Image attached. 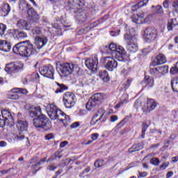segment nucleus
Returning <instances> with one entry per match:
<instances>
[{
    "label": "nucleus",
    "mask_w": 178,
    "mask_h": 178,
    "mask_svg": "<svg viewBox=\"0 0 178 178\" xmlns=\"http://www.w3.org/2000/svg\"><path fill=\"white\" fill-rule=\"evenodd\" d=\"M104 50L106 54L113 56H107L104 58L106 69L112 72L113 69L118 67V61L115 58L120 62H123L126 58V50L123 47L117 45L115 43H111L108 46H106Z\"/></svg>",
    "instance_id": "obj_1"
},
{
    "label": "nucleus",
    "mask_w": 178,
    "mask_h": 178,
    "mask_svg": "<svg viewBox=\"0 0 178 178\" xmlns=\"http://www.w3.org/2000/svg\"><path fill=\"white\" fill-rule=\"evenodd\" d=\"M29 115L30 118H36L33 119V126L42 131H48L52 128V124L48 121L47 116L41 112V107L35 106L29 110Z\"/></svg>",
    "instance_id": "obj_2"
},
{
    "label": "nucleus",
    "mask_w": 178,
    "mask_h": 178,
    "mask_svg": "<svg viewBox=\"0 0 178 178\" xmlns=\"http://www.w3.org/2000/svg\"><path fill=\"white\" fill-rule=\"evenodd\" d=\"M13 51L16 55H19L24 58H30V56L37 54V49L30 40H26L16 44L13 47Z\"/></svg>",
    "instance_id": "obj_3"
},
{
    "label": "nucleus",
    "mask_w": 178,
    "mask_h": 178,
    "mask_svg": "<svg viewBox=\"0 0 178 178\" xmlns=\"http://www.w3.org/2000/svg\"><path fill=\"white\" fill-rule=\"evenodd\" d=\"M124 40L127 42V49L129 52L134 54L138 51V44H137V38L134 28L127 31L124 36Z\"/></svg>",
    "instance_id": "obj_4"
},
{
    "label": "nucleus",
    "mask_w": 178,
    "mask_h": 178,
    "mask_svg": "<svg viewBox=\"0 0 178 178\" xmlns=\"http://www.w3.org/2000/svg\"><path fill=\"white\" fill-rule=\"evenodd\" d=\"M56 70L61 77H67L72 73H79L80 67L77 64L73 63H63L56 67Z\"/></svg>",
    "instance_id": "obj_5"
},
{
    "label": "nucleus",
    "mask_w": 178,
    "mask_h": 178,
    "mask_svg": "<svg viewBox=\"0 0 178 178\" xmlns=\"http://www.w3.org/2000/svg\"><path fill=\"white\" fill-rule=\"evenodd\" d=\"M47 114L51 120H63V111L58 109V107L54 104H49L47 106Z\"/></svg>",
    "instance_id": "obj_6"
},
{
    "label": "nucleus",
    "mask_w": 178,
    "mask_h": 178,
    "mask_svg": "<svg viewBox=\"0 0 178 178\" xmlns=\"http://www.w3.org/2000/svg\"><path fill=\"white\" fill-rule=\"evenodd\" d=\"M29 3H27L26 1L22 0L20 1L19 9H21V10H26V9H28V16L30 20H32L33 22H37L38 19H40V17H38V14H37V12H35V10H34V8H29Z\"/></svg>",
    "instance_id": "obj_7"
},
{
    "label": "nucleus",
    "mask_w": 178,
    "mask_h": 178,
    "mask_svg": "<svg viewBox=\"0 0 178 178\" xmlns=\"http://www.w3.org/2000/svg\"><path fill=\"white\" fill-rule=\"evenodd\" d=\"M157 35L158 32H156L155 28L147 27L144 31L143 37L146 42H151L152 41H155V40H156Z\"/></svg>",
    "instance_id": "obj_8"
},
{
    "label": "nucleus",
    "mask_w": 178,
    "mask_h": 178,
    "mask_svg": "<svg viewBox=\"0 0 178 178\" xmlns=\"http://www.w3.org/2000/svg\"><path fill=\"white\" fill-rule=\"evenodd\" d=\"M39 72L40 74H42V76H44V77H47V79H51V80H54V79H55L54 77V74L55 73V68H54V66H52L51 65H48L39 68Z\"/></svg>",
    "instance_id": "obj_9"
},
{
    "label": "nucleus",
    "mask_w": 178,
    "mask_h": 178,
    "mask_svg": "<svg viewBox=\"0 0 178 178\" xmlns=\"http://www.w3.org/2000/svg\"><path fill=\"white\" fill-rule=\"evenodd\" d=\"M101 104V95L99 93H97L93 95L90 99H89L88 102L86 104V109L88 111H91L92 108H95V106H99Z\"/></svg>",
    "instance_id": "obj_10"
},
{
    "label": "nucleus",
    "mask_w": 178,
    "mask_h": 178,
    "mask_svg": "<svg viewBox=\"0 0 178 178\" xmlns=\"http://www.w3.org/2000/svg\"><path fill=\"white\" fill-rule=\"evenodd\" d=\"M65 108L70 109L73 108L76 104V96L73 93L66 92L63 99Z\"/></svg>",
    "instance_id": "obj_11"
},
{
    "label": "nucleus",
    "mask_w": 178,
    "mask_h": 178,
    "mask_svg": "<svg viewBox=\"0 0 178 178\" xmlns=\"http://www.w3.org/2000/svg\"><path fill=\"white\" fill-rule=\"evenodd\" d=\"M23 70V63L20 61L10 63L6 65V72L10 73H18L20 70Z\"/></svg>",
    "instance_id": "obj_12"
},
{
    "label": "nucleus",
    "mask_w": 178,
    "mask_h": 178,
    "mask_svg": "<svg viewBox=\"0 0 178 178\" xmlns=\"http://www.w3.org/2000/svg\"><path fill=\"white\" fill-rule=\"evenodd\" d=\"M156 102L154 99H147V103L142 107V111L145 115L151 113L157 106Z\"/></svg>",
    "instance_id": "obj_13"
},
{
    "label": "nucleus",
    "mask_w": 178,
    "mask_h": 178,
    "mask_svg": "<svg viewBox=\"0 0 178 178\" xmlns=\"http://www.w3.org/2000/svg\"><path fill=\"white\" fill-rule=\"evenodd\" d=\"M85 64L89 70L97 72L98 69V57L97 56H92L85 61Z\"/></svg>",
    "instance_id": "obj_14"
},
{
    "label": "nucleus",
    "mask_w": 178,
    "mask_h": 178,
    "mask_svg": "<svg viewBox=\"0 0 178 178\" xmlns=\"http://www.w3.org/2000/svg\"><path fill=\"white\" fill-rule=\"evenodd\" d=\"M105 115V110L104 108H100L98 110L97 113H96L92 118L90 124V126H95L98 122H99L104 115Z\"/></svg>",
    "instance_id": "obj_15"
},
{
    "label": "nucleus",
    "mask_w": 178,
    "mask_h": 178,
    "mask_svg": "<svg viewBox=\"0 0 178 178\" xmlns=\"http://www.w3.org/2000/svg\"><path fill=\"white\" fill-rule=\"evenodd\" d=\"M48 38L45 35H41L35 38V44L38 49H41L43 47L47 45Z\"/></svg>",
    "instance_id": "obj_16"
},
{
    "label": "nucleus",
    "mask_w": 178,
    "mask_h": 178,
    "mask_svg": "<svg viewBox=\"0 0 178 178\" xmlns=\"http://www.w3.org/2000/svg\"><path fill=\"white\" fill-rule=\"evenodd\" d=\"M163 63H166V56L160 54L152 62L151 66H158V65H163Z\"/></svg>",
    "instance_id": "obj_17"
},
{
    "label": "nucleus",
    "mask_w": 178,
    "mask_h": 178,
    "mask_svg": "<svg viewBox=\"0 0 178 178\" xmlns=\"http://www.w3.org/2000/svg\"><path fill=\"white\" fill-rule=\"evenodd\" d=\"M76 13V19L81 24L87 22V14L83 10L74 11Z\"/></svg>",
    "instance_id": "obj_18"
},
{
    "label": "nucleus",
    "mask_w": 178,
    "mask_h": 178,
    "mask_svg": "<svg viewBox=\"0 0 178 178\" xmlns=\"http://www.w3.org/2000/svg\"><path fill=\"white\" fill-rule=\"evenodd\" d=\"M12 49L10 42L7 40H0V50L3 52H9Z\"/></svg>",
    "instance_id": "obj_19"
},
{
    "label": "nucleus",
    "mask_w": 178,
    "mask_h": 178,
    "mask_svg": "<svg viewBox=\"0 0 178 178\" xmlns=\"http://www.w3.org/2000/svg\"><path fill=\"white\" fill-rule=\"evenodd\" d=\"M17 27L20 30H30V24L24 19H19L17 22Z\"/></svg>",
    "instance_id": "obj_20"
},
{
    "label": "nucleus",
    "mask_w": 178,
    "mask_h": 178,
    "mask_svg": "<svg viewBox=\"0 0 178 178\" xmlns=\"http://www.w3.org/2000/svg\"><path fill=\"white\" fill-rule=\"evenodd\" d=\"M1 115L5 120H7V122L10 123V126H13V117H12V114L9 111L2 110Z\"/></svg>",
    "instance_id": "obj_21"
},
{
    "label": "nucleus",
    "mask_w": 178,
    "mask_h": 178,
    "mask_svg": "<svg viewBox=\"0 0 178 178\" xmlns=\"http://www.w3.org/2000/svg\"><path fill=\"white\" fill-rule=\"evenodd\" d=\"M17 128L19 131H26L29 128V123L24 120H18L17 122Z\"/></svg>",
    "instance_id": "obj_22"
},
{
    "label": "nucleus",
    "mask_w": 178,
    "mask_h": 178,
    "mask_svg": "<svg viewBox=\"0 0 178 178\" xmlns=\"http://www.w3.org/2000/svg\"><path fill=\"white\" fill-rule=\"evenodd\" d=\"M141 83L145 84L147 88H152V87H154V78L145 76Z\"/></svg>",
    "instance_id": "obj_23"
},
{
    "label": "nucleus",
    "mask_w": 178,
    "mask_h": 178,
    "mask_svg": "<svg viewBox=\"0 0 178 178\" xmlns=\"http://www.w3.org/2000/svg\"><path fill=\"white\" fill-rule=\"evenodd\" d=\"M10 13V6L8 3H3L1 5V16L4 17L8 16Z\"/></svg>",
    "instance_id": "obj_24"
},
{
    "label": "nucleus",
    "mask_w": 178,
    "mask_h": 178,
    "mask_svg": "<svg viewBox=\"0 0 178 178\" xmlns=\"http://www.w3.org/2000/svg\"><path fill=\"white\" fill-rule=\"evenodd\" d=\"M14 140H16V141H22V140H25L26 143V146H30V140H29V138H26V136H24V134L23 132H19V134H17L15 136Z\"/></svg>",
    "instance_id": "obj_25"
},
{
    "label": "nucleus",
    "mask_w": 178,
    "mask_h": 178,
    "mask_svg": "<svg viewBox=\"0 0 178 178\" xmlns=\"http://www.w3.org/2000/svg\"><path fill=\"white\" fill-rule=\"evenodd\" d=\"M31 34L33 38H37V37H41L42 34V29L40 27L35 26L31 30Z\"/></svg>",
    "instance_id": "obj_26"
},
{
    "label": "nucleus",
    "mask_w": 178,
    "mask_h": 178,
    "mask_svg": "<svg viewBox=\"0 0 178 178\" xmlns=\"http://www.w3.org/2000/svg\"><path fill=\"white\" fill-rule=\"evenodd\" d=\"M127 102H129V95L123 94L120 102L115 106V109H119L123 104H127Z\"/></svg>",
    "instance_id": "obj_27"
},
{
    "label": "nucleus",
    "mask_w": 178,
    "mask_h": 178,
    "mask_svg": "<svg viewBox=\"0 0 178 178\" xmlns=\"http://www.w3.org/2000/svg\"><path fill=\"white\" fill-rule=\"evenodd\" d=\"M144 147L141 144H135L131 148L129 149V154H133V152H136L137 151H140V149H143Z\"/></svg>",
    "instance_id": "obj_28"
},
{
    "label": "nucleus",
    "mask_w": 178,
    "mask_h": 178,
    "mask_svg": "<svg viewBox=\"0 0 178 178\" xmlns=\"http://www.w3.org/2000/svg\"><path fill=\"white\" fill-rule=\"evenodd\" d=\"M56 84H57V89L55 91L56 94H59V92H63V91H66V90H67V86H65L63 83H59L58 82H56Z\"/></svg>",
    "instance_id": "obj_29"
},
{
    "label": "nucleus",
    "mask_w": 178,
    "mask_h": 178,
    "mask_svg": "<svg viewBox=\"0 0 178 178\" xmlns=\"http://www.w3.org/2000/svg\"><path fill=\"white\" fill-rule=\"evenodd\" d=\"M99 76L105 83H108V81H109V75L108 74V72H106V70L100 71Z\"/></svg>",
    "instance_id": "obj_30"
},
{
    "label": "nucleus",
    "mask_w": 178,
    "mask_h": 178,
    "mask_svg": "<svg viewBox=\"0 0 178 178\" xmlns=\"http://www.w3.org/2000/svg\"><path fill=\"white\" fill-rule=\"evenodd\" d=\"M171 87L172 88V91L178 92V77L173 78L171 80Z\"/></svg>",
    "instance_id": "obj_31"
},
{
    "label": "nucleus",
    "mask_w": 178,
    "mask_h": 178,
    "mask_svg": "<svg viewBox=\"0 0 178 178\" xmlns=\"http://www.w3.org/2000/svg\"><path fill=\"white\" fill-rule=\"evenodd\" d=\"M136 16L137 18H136V15H134L132 22H134V23H136L137 24H140V19L141 20L142 19H144V17H145V13L137 14Z\"/></svg>",
    "instance_id": "obj_32"
},
{
    "label": "nucleus",
    "mask_w": 178,
    "mask_h": 178,
    "mask_svg": "<svg viewBox=\"0 0 178 178\" xmlns=\"http://www.w3.org/2000/svg\"><path fill=\"white\" fill-rule=\"evenodd\" d=\"M61 115H63V116L61 118V119L63 120H59L60 122H63L64 125L66 127L67 126V124H69V123H70V118L68 115H67L65 113H63V111Z\"/></svg>",
    "instance_id": "obj_33"
},
{
    "label": "nucleus",
    "mask_w": 178,
    "mask_h": 178,
    "mask_svg": "<svg viewBox=\"0 0 178 178\" xmlns=\"http://www.w3.org/2000/svg\"><path fill=\"white\" fill-rule=\"evenodd\" d=\"M159 72L161 74H165L169 72V67L168 65H163L159 67Z\"/></svg>",
    "instance_id": "obj_34"
},
{
    "label": "nucleus",
    "mask_w": 178,
    "mask_h": 178,
    "mask_svg": "<svg viewBox=\"0 0 178 178\" xmlns=\"http://www.w3.org/2000/svg\"><path fill=\"white\" fill-rule=\"evenodd\" d=\"M133 81V79H127L125 83H124L122 86V90L124 91H126L129 87H130V84H131V82Z\"/></svg>",
    "instance_id": "obj_35"
},
{
    "label": "nucleus",
    "mask_w": 178,
    "mask_h": 178,
    "mask_svg": "<svg viewBox=\"0 0 178 178\" xmlns=\"http://www.w3.org/2000/svg\"><path fill=\"white\" fill-rule=\"evenodd\" d=\"M19 33V30L17 29H10L8 31V33L9 34V35H10L11 37H14L15 38H17V34Z\"/></svg>",
    "instance_id": "obj_36"
},
{
    "label": "nucleus",
    "mask_w": 178,
    "mask_h": 178,
    "mask_svg": "<svg viewBox=\"0 0 178 178\" xmlns=\"http://www.w3.org/2000/svg\"><path fill=\"white\" fill-rule=\"evenodd\" d=\"M12 92H14V94L10 95V99H19V91H17L16 89H13Z\"/></svg>",
    "instance_id": "obj_37"
},
{
    "label": "nucleus",
    "mask_w": 178,
    "mask_h": 178,
    "mask_svg": "<svg viewBox=\"0 0 178 178\" xmlns=\"http://www.w3.org/2000/svg\"><path fill=\"white\" fill-rule=\"evenodd\" d=\"M147 2H148V0H142L135 6V8L136 9H140V8H143V6H147Z\"/></svg>",
    "instance_id": "obj_38"
},
{
    "label": "nucleus",
    "mask_w": 178,
    "mask_h": 178,
    "mask_svg": "<svg viewBox=\"0 0 178 178\" xmlns=\"http://www.w3.org/2000/svg\"><path fill=\"white\" fill-rule=\"evenodd\" d=\"M17 38L19 40H24V38H27V33L23 31H18Z\"/></svg>",
    "instance_id": "obj_39"
},
{
    "label": "nucleus",
    "mask_w": 178,
    "mask_h": 178,
    "mask_svg": "<svg viewBox=\"0 0 178 178\" xmlns=\"http://www.w3.org/2000/svg\"><path fill=\"white\" fill-rule=\"evenodd\" d=\"M151 125V121L149 120H145L143 123L142 130L147 131V129Z\"/></svg>",
    "instance_id": "obj_40"
},
{
    "label": "nucleus",
    "mask_w": 178,
    "mask_h": 178,
    "mask_svg": "<svg viewBox=\"0 0 178 178\" xmlns=\"http://www.w3.org/2000/svg\"><path fill=\"white\" fill-rule=\"evenodd\" d=\"M94 166L95 168H102V166H104V160L102 159L97 160L94 163Z\"/></svg>",
    "instance_id": "obj_41"
},
{
    "label": "nucleus",
    "mask_w": 178,
    "mask_h": 178,
    "mask_svg": "<svg viewBox=\"0 0 178 178\" xmlns=\"http://www.w3.org/2000/svg\"><path fill=\"white\" fill-rule=\"evenodd\" d=\"M5 31H6V25L0 24V37H2L5 34Z\"/></svg>",
    "instance_id": "obj_42"
},
{
    "label": "nucleus",
    "mask_w": 178,
    "mask_h": 178,
    "mask_svg": "<svg viewBox=\"0 0 178 178\" xmlns=\"http://www.w3.org/2000/svg\"><path fill=\"white\" fill-rule=\"evenodd\" d=\"M46 161H47L46 157L42 159L39 162L36 163L35 165H33V170H35L37 166H40V165H42V163H45Z\"/></svg>",
    "instance_id": "obj_43"
},
{
    "label": "nucleus",
    "mask_w": 178,
    "mask_h": 178,
    "mask_svg": "<svg viewBox=\"0 0 178 178\" xmlns=\"http://www.w3.org/2000/svg\"><path fill=\"white\" fill-rule=\"evenodd\" d=\"M77 0H68V6L70 9H74V6H76V1Z\"/></svg>",
    "instance_id": "obj_44"
},
{
    "label": "nucleus",
    "mask_w": 178,
    "mask_h": 178,
    "mask_svg": "<svg viewBox=\"0 0 178 178\" xmlns=\"http://www.w3.org/2000/svg\"><path fill=\"white\" fill-rule=\"evenodd\" d=\"M59 151L56 152L54 155H52L51 157L48 159L47 162H51V161H55V159L58 158V155H59Z\"/></svg>",
    "instance_id": "obj_45"
},
{
    "label": "nucleus",
    "mask_w": 178,
    "mask_h": 178,
    "mask_svg": "<svg viewBox=\"0 0 178 178\" xmlns=\"http://www.w3.org/2000/svg\"><path fill=\"white\" fill-rule=\"evenodd\" d=\"M150 163H152V165H154V166H158V165H159V159L158 158H152L150 160Z\"/></svg>",
    "instance_id": "obj_46"
},
{
    "label": "nucleus",
    "mask_w": 178,
    "mask_h": 178,
    "mask_svg": "<svg viewBox=\"0 0 178 178\" xmlns=\"http://www.w3.org/2000/svg\"><path fill=\"white\" fill-rule=\"evenodd\" d=\"M127 122V121L126 120V118H124L120 123L117 124V126L115 127V129H120L123 127V126L126 124Z\"/></svg>",
    "instance_id": "obj_47"
},
{
    "label": "nucleus",
    "mask_w": 178,
    "mask_h": 178,
    "mask_svg": "<svg viewBox=\"0 0 178 178\" xmlns=\"http://www.w3.org/2000/svg\"><path fill=\"white\" fill-rule=\"evenodd\" d=\"M8 124H10V122L7 121L6 120L0 119V127H3Z\"/></svg>",
    "instance_id": "obj_48"
},
{
    "label": "nucleus",
    "mask_w": 178,
    "mask_h": 178,
    "mask_svg": "<svg viewBox=\"0 0 178 178\" xmlns=\"http://www.w3.org/2000/svg\"><path fill=\"white\" fill-rule=\"evenodd\" d=\"M150 74H159V67L156 68H150Z\"/></svg>",
    "instance_id": "obj_49"
},
{
    "label": "nucleus",
    "mask_w": 178,
    "mask_h": 178,
    "mask_svg": "<svg viewBox=\"0 0 178 178\" xmlns=\"http://www.w3.org/2000/svg\"><path fill=\"white\" fill-rule=\"evenodd\" d=\"M134 106L136 109H138L141 106V100L140 99H136L134 104Z\"/></svg>",
    "instance_id": "obj_50"
},
{
    "label": "nucleus",
    "mask_w": 178,
    "mask_h": 178,
    "mask_svg": "<svg viewBox=\"0 0 178 178\" xmlns=\"http://www.w3.org/2000/svg\"><path fill=\"white\" fill-rule=\"evenodd\" d=\"M156 13H163V8H162V6H156Z\"/></svg>",
    "instance_id": "obj_51"
},
{
    "label": "nucleus",
    "mask_w": 178,
    "mask_h": 178,
    "mask_svg": "<svg viewBox=\"0 0 178 178\" xmlns=\"http://www.w3.org/2000/svg\"><path fill=\"white\" fill-rule=\"evenodd\" d=\"M172 7L174 8L175 12H177V13H178V0L175 1L172 3Z\"/></svg>",
    "instance_id": "obj_52"
},
{
    "label": "nucleus",
    "mask_w": 178,
    "mask_h": 178,
    "mask_svg": "<svg viewBox=\"0 0 178 178\" xmlns=\"http://www.w3.org/2000/svg\"><path fill=\"white\" fill-rule=\"evenodd\" d=\"M170 72L171 74H176V73H178V70H177V66L175 65V67H171Z\"/></svg>",
    "instance_id": "obj_53"
},
{
    "label": "nucleus",
    "mask_w": 178,
    "mask_h": 178,
    "mask_svg": "<svg viewBox=\"0 0 178 178\" xmlns=\"http://www.w3.org/2000/svg\"><path fill=\"white\" fill-rule=\"evenodd\" d=\"M17 91H18V92H19V94H27V92H29L27 91V90L26 89H22V88H17L15 89Z\"/></svg>",
    "instance_id": "obj_54"
},
{
    "label": "nucleus",
    "mask_w": 178,
    "mask_h": 178,
    "mask_svg": "<svg viewBox=\"0 0 178 178\" xmlns=\"http://www.w3.org/2000/svg\"><path fill=\"white\" fill-rule=\"evenodd\" d=\"M45 140H52L54 138V134H48L46 136H44Z\"/></svg>",
    "instance_id": "obj_55"
},
{
    "label": "nucleus",
    "mask_w": 178,
    "mask_h": 178,
    "mask_svg": "<svg viewBox=\"0 0 178 178\" xmlns=\"http://www.w3.org/2000/svg\"><path fill=\"white\" fill-rule=\"evenodd\" d=\"M80 126V123L79 122H74L71 124V129H77Z\"/></svg>",
    "instance_id": "obj_56"
},
{
    "label": "nucleus",
    "mask_w": 178,
    "mask_h": 178,
    "mask_svg": "<svg viewBox=\"0 0 178 178\" xmlns=\"http://www.w3.org/2000/svg\"><path fill=\"white\" fill-rule=\"evenodd\" d=\"M170 0H165L163 3V8H165V9H168V8H169V2Z\"/></svg>",
    "instance_id": "obj_57"
},
{
    "label": "nucleus",
    "mask_w": 178,
    "mask_h": 178,
    "mask_svg": "<svg viewBox=\"0 0 178 178\" xmlns=\"http://www.w3.org/2000/svg\"><path fill=\"white\" fill-rule=\"evenodd\" d=\"M32 77L33 79H35V80H38V79H40V74H38V73H37V72H33L32 74Z\"/></svg>",
    "instance_id": "obj_58"
},
{
    "label": "nucleus",
    "mask_w": 178,
    "mask_h": 178,
    "mask_svg": "<svg viewBox=\"0 0 178 178\" xmlns=\"http://www.w3.org/2000/svg\"><path fill=\"white\" fill-rule=\"evenodd\" d=\"M169 166V163H163L161 166L160 169H163L165 170L166 168Z\"/></svg>",
    "instance_id": "obj_59"
},
{
    "label": "nucleus",
    "mask_w": 178,
    "mask_h": 178,
    "mask_svg": "<svg viewBox=\"0 0 178 178\" xmlns=\"http://www.w3.org/2000/svg\"><path fill=\"white\" fill-rule=\"evenodd\" d=\"M151 17H152L151 15H147V16L145 18L144 22H145V23H149V22H151Z\"/></svg>",
    "instance_id": "obj_60"
},
{
    "label": "nucleus",
    "mask_w": 178,
    "mask_h": 178,
    "mask_svg": "<svg viewBox=\"0 0 178 178\" xmlns=\"http://www.w3.org/2000/svg\"><path fill=\"white\" fill-rule=\"evenodd\" d=\"M6 145H8V143L6 141H3V140L0 141V147L1 148L6 147Z\"/></svg>",
    "instance_id": "obj_61"
},
{
    "label": "nucleus",
    "mask_w": 178,
    "mask_h": 178,
    "mask_svg": "<svg viewBox=\"0 0 178 178\" xmlns=\"http://www.w3.org/2000/svg\"><path fill=\"white\" fill-rule=\"evenodd\" d=\"M147 175H148L147 172H139V176H138V177H147Z\"/></svg>",
    "instance_id": "obj_62"
},
{
    "label": "nucleus",
    "mask_w": 178,
    "mask_h": 178,
    "mask_svg": "<svg viewBox=\"0 0 178 178\" xmlns=\"http://www.w3.org/2000/svg\"><path fill=\"white\" fill-rule=\"evenodd\" d=\"M98 137H99V135L98 134H92V141H95V140H97V138H98Z\"/></svg>",
    "instance_id": "obj_63"
},
{
    "label": "nucleus",
    "mask_w": 178,
    "mask_h": 178,
    "mask_svg": "<svg viewBox=\"0 0 178 178\" xmlns=\"http://www.w3.org/2000/svg\"><path fill=\"white\" fill-rule=\"evenodd\" d=\"M142 53H143V55H148V54L149 53V49H143L142 50Z\"/></svg>",
    "instance_id": "obj_64"
}]
</instances>
